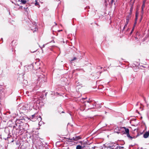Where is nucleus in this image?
Masks as SVG:
<instances>
[{
	"instance_id": "obj_21",
	"label": "nucleus",
	"mask_w": 149,
	"mask_h": 149,
	"mask_svg": "<svg viewBox=\"0 0 149 149\" xmlns=\"http://www.w3.org/2000/svg\"><path fill=\"white\" fill-rule=\"evenodd\" d=\"M133 31V29H132V31H131V32L130 33V34H131L132 33V31Z\"/></svg>"
},
{
	"instance_id": "obj_3",
	"label": "nucleus",
	"mask_w": 149,
	"mask_h": 149,
	"mask_svg": "<svg viewBox=\"0 0 149 149\" xmlns=\"http://www.w3.org/2000/svg\"><path fill=\"white\" fill-rule=\"evenodd\" d=\"M112 149H123V147L119 146L117 144H114L111 147Z\"/></svg>"
},
{
	"instance_id": "obj_20",
	"label": "nucleus",
	"mask_w": 149,
	"mask_h": 149,
	"mask_svg": "<svg viewBox=\"0 0 149 149\" xmlns=\"http://www.w3.org/2000/svg\"><path fill=\"white\" fill-rule=\"evenodd\" d=\"M128 20V22H129V18H126V20Z\"/></svg>"
},
{
	"instance_id": "obj_10",
	"label": "nucleus",
	"mask_w": 149,
	"mask_h": 149,
	"mask_svg": "<svg viewBox=\"0 0 149 149\" xmlns=\"http://www.w3.org/2000/svg\"><path fill=\"white\" fill-rule=\"evenodd\" d=\"M138 15V11H137L136 12V13L135 18V19L136 22L137 20V19Z\"/></svg>"
},
{
	"instance_id": "obj_11",
	"label": "nucleus",
	"mask_w": 149,
	"mask_h": 149,
	"mask_svg": "<svg viewBox=\"0 0 149 149\" xmlns=\"http://www.w3.org/2000/svg\"><path fill=\"white\" fill-rule=\"evenodd\" d=\"M128 22H128V20H127V21H126V22L125 23V24L124 27V28H123L124 29L126 28V27L127 26V25L128 24Z\"/></svg>"
},
{
	"instance_id": "obj_23",
	"label": "nucleus",
	"mask_w": 149,
	"mask_h": 149,
	"mask_svg": "<svg viewBox=\"0 0 149 149\" xmlns=\"http://www.w3.org/2000/svg\"><path fill=\"white\" fill-rule=\"evenodd\" d=\"M43 46V47H45V45H44Z\"/></svg>"
},
{
	"instance_id": "obj_19",
	"label": "nucleus",
	"mask_w": 149,
	"mask_h": 149,
	"mask_svg": "<svg viewBox=\"0 0 149 149\" xmlns=\"http://www.w3.org/2000/svg\"><path fill=\"white\" fill-rule=\"evenodd\" d=\"M113 0H111V3H112L113 2Z\"/></svg>"
},
{
	"instance_id": "obj_5",
	"label": "nucleus",
	"mask_w": 149,
	"mask_h": 149,
	"mask_svg": "<svg viewBox=\"0 0 149 149\" xmlns=\"http://www.w3.org/2000/svg\"><path fill=\"white\" fill-rule=\"evenodd\" d=\"M16 2H21V3H22L23 4H25L26 2V0H15Z\"/></svg>"
},
{
	"instance_id": "obj_17",
	"label": "nucleus",
	"mask_w": 149,
	"mask_h": 149,
	"mask_svg": "<svg viewBox=\"0 0 149 149\" xmlns=\"http://www.w3.org/2000/svg\"><path fill=\"white\" fill-rule=\"evenodd\" d=\"M143 9H142V10H141V13L142 14L141 15V17H142V16L143 15Z\"/></svg>"
},
{
	"instance_id": "obj_24",
	"label": "nucleus",
	"mask_w": 149,
	"mask_h": 149,
	"mask_svg": "<svg viewBox=\"0 0 149 149\" xmlns=\"http://www.w3.org/2000/svg\"><path fill=\"white\" fill-rule=\"evenodd\" d=\"M55 25H56V24H55Z\"/></svg>"
},
{
	"instance_id": "obj_1",
	"label": "nucleus",
	"mask_w": 149,
	"mask_h": 149,
	"mask_svg": "<svg viewBox=\"0 0 149 149\" xmlns=\"http://www.w3.org/2000/svg\"><path fill=\"white\" fill-rule=\"evenodd\" d=\"M32 120L33 121H36V119L38 121H41L42 120V118L40 116H39L37 118V116H36V114H34L32 116V118H31Z\"/></svg>"
},
{
	"instance_id": "obj_4",
	"label": "nucleus",
	"mask_w": 149,
	"mask_h": 149,
	"mask_svg": "<svg viewBox=\"0 0 149 149\" xmlns=\"http://www.w3.org/2000/svg\"><path fill=\"white\" fill-rule=\"evenodd\" d=\"M149 136V132H146L143 135V137L145 138H147Z\"/></svg>"
},
{
	"instance_id": "obj_6",
	"label": "nucleus",
	"mask_w": 149,
	"mask_h": 149,
	"mask_svg": "<svg viewBox=\"0 0 149 149\" xmlns=\"http://www.w3.org/2000/svg\"><path fill=\"white\" fill-rule=\"evenodd\" d=\"M81 138L79 136H76L75 137H73L72 139H70L71 140H73L74 141H77L79 139H80Z\"/></svg>"
},
{
	"instance_id": "obj_18",
	"label": "nucleus",
	"mask_w": 149,
	"mask_h": 149,
	"mask_svg": "<svg viewBox=\"0 0 149 149\" xmlns=\"http://www.w3.org/2000/svg\"><path fill=\"white\" fill-rule=\"evenodd\" d=\"M77 59L76 58V57H74L73 59H72L71 60V61H72L74 60H75Z\"/></svg>"
},
{
	"instance_id": "obj_12",
	"label": "nucleus",
	"mask_w": 149,
	"mask_h": 149,
	"mask_svg": "<svg viewBox=\"0 0 149 149\" xmlns=\"http://www.w3.org/2000/svg\"><path fill=\"white\" fill-rule=\"evenodd\" d=\"M120 129H119V130H118V131L120 132V133L123 131V127H120Z\"/></svg>"
},
{
	"instance_id": "obj_14",
	"label": "nucleus",
	"mask_w": 149,
	"mask_h": 149,
	"mask_svg": "<svg viewBox=\"0 0 149 149\" xmlns=\"http://www.w3.org/2000/svg\"><path fill=\"white\" fill-rule=\"evenodd\" d=\"M127 136L131 139H132V137L130 135L129 133L126 134Z\"/></svg>"
},
{
	"instance_id": "obj_8",
	"label": "nucleus",
	"mask_w": 149,
	"mask_h": 149,
	"mask_svg": "<svg viewBox=\"0 0 149 149\" xmlns=\"http://www.w3.org/2000/svg\"><path fill=\"white\" fill-rule=\"evenodd\" d=\"M119 129H120V127H116L114 130L115 132H116L118 134L120 133V132L118 131V130H119Z\"/></svg>"
},
{
	"instance_id": "obj_7",
	"label": "nucleus",
	"mask_w": 149,
	"mask_h": 149,
	"mask_svg": "<svg viewBox=\"0 0 149 149\" xmlns=\"http://www.w3.org/2000/svg\"><path fill=\"white\" fill-rule=\"evenodd\" d=\"M125 130V133L126 134L129 133V130L128 128H126L125 127H123V131Z\"/></svg>"
},
{
	"instance_id": "obj_22",
	"label": "nucleus",
	"mask_w": 149,
	"mask_h": 149,
	"mask_svg": "<svg viewBox=\"0 0 149 149\" xmlns=\"http://www.w3.org/2000/svg\"><path fill=\"white\" fill-rule=\"evenodd\" d=\"M62 31V30H58V32H60V31Z\"/></svg>"
},
{
	"instance_id": "obj_15",
	"label": "nucleus",
	"mask_w": 149,
	"mask_h": 149,
	"mask_svg": "<svg viewBox=\"0 0 149 149\" xmlns=\"http://www.w3.org/2000/svg\"><path fill=\"white\" fill-rule=\"evenodd\" d=\"M38 30V29L36 26H35L34 29H33V32H34L35 31H36Z\"/></svg>"
},
{
	"instance_id": "obj_2",
	"label": "nucleus",
	"mask_w": 149,
	"mask_h": 149,
	"mask_svg": "<svg viewBox=\"0 0 149 149\" xmlns=\"http://www.w3.org/2000/svg\"><path fill=\"white\" fill-rule=\"evenodd\" d=\"M39 81L42 82H45L46 81V78L45 75L42 74L38 77Z\"/></svg>"
},
{
	"instance_id": "obj_9",
	"label": "nucleus",
	"mask_w": 149,
	"mask_h": 149,
	"mask_svg": "<svg viewBox=\"0 0 149 149\" xmlns=\"http://www.w3.org/2000/svg\"><path fill=\"white\" fill-rule=\"evenodd\" d=\"M84 146L82 147L80 145H77L76 147V149H82L84 147Z\"/></svg>"
},
{
	"instance_id": "obj_13",
	"label": "nucleus",
	"mask_w": 149,
	"mask_h": 149,
	"mask_svg": "<svg viewBox=\"0 0 149 149\" xmlns=\"http://www.w3.org/2000/svg\"><path fill=\"white\" fill-rule=\"evenodd\" d=\"M35 1H36V3H35V5L36 6H38V7L39 8V4L38 2H37V0H36Z\"/></svg>"
},
{
	"instance_id": "obj_16",
	"label": "nucleus",
	"mask_w": 149,
	"mask_h": 149,
	"mask_svg": "<svg viewBox=\"0 0 149 149\" xmlns=\"http://www.w3.org/2000/svg\"><path fill=\"white\" fill-rule=\"evenodd\" d=\"M145 2L144 1L143 2V3L142 5V9H143L144 7H145Z\"/></svg>"
}]
</instances>
